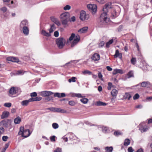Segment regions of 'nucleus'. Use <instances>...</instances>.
<instances>
[{"label": "nucleus", "instance_id": "nucleus-1", "mask_svg": "<svg viewBox=\"0 0 152 152\" xmlns=\"http://www.w3.org/2000/svg\"><path fill=\"white\" fill-rule=\"evenodd\" d=\"M112 4L111 3H108L106 4L103 9V13L101 15L100 20L101 22L102 23H107L109 21L110 19L107 16V13L108 10L111 8Z\"/></svg>", "mask_w": 152, "mask_h": 152}, {"label": "nucleus", "instance_id": "nucleus-2", "mask_svg": "<svg viewBox=\"0 0 152 152\" xmlns=\"http://www.w3.org/2000/svg\"><path fill=\"white\" fill-rule=\"evenodd\" d=\"M30 134L31 133L29 129H24V127L22 126L20 128L19 131L18 133L19 135H21L23 137L26 138L29 136Z\"/></svg>", "mask_w": 152, "mask_h": 152}, {"label": "nucleus", "instance_id": "nucleus-3", "mask_svg": "<svg viewBox=\"0 0 152 152\" xmlns=\"http://www.w3.org/2000/svg\"><path fill=\"white\" fill-rule=\"evenodd\" d=\"M69 14L68 12H66L61 14L60 18L63 25H66L69 20Z\"/></svg>", "mask_w": 152, "mask_h": 152}, {"label": "nucleus", "instance_id": "nucleus-4", "mask_svg": "<svg viewBox=\"0 0 152 152\" xmlns=\"http://www.w3.org/2000/svg\"><path fill=\"white\" fill-rule=\"evenodd\" d=\"M65 39L63 38H59L56 40V44L59 49H62L66 43Z\"/></svg>", "mask_w": 152, "mask_h": 152}, {"label": "nucleus", "instance_id": "nucleus-5", "mask_svg": "<svg viewBox=\"0 0 152 152\" xmlns=\"http://www.w3.org/2000/svg\"><path fill=\"white\" fill-rule=\"evenodd\" d=\"M89 18V15L86 14V12L83 11H81L80 12V18L82 21L88 20Z\"/></svg>", "mask_w": 152, "mask_h": 152}, {"label": "nucleus", "instance_id": "nucleus-6", "mask_svg": "<svg viewBox=\"0 0 152 152\" xmlns=\"http://www.w3.org/2000/svg\"><path fill=\"white\" fill-rule=\"evenodd\" d=\"M88 10L91 11L93 14H94L97 11V6L95 4H88L87 6Z\"/></svg>", "mask_w": 152, "mask_h": 152}, {"label": "nucleus", "instance_id": "nucleus-7", "mask_svg": "<svg viewBox=\"0 0 152 152\" xmlns=\"http://www.w3.org/2000/svg\"><path fill=\"white\" fill-rule=\"evenodd\" d=\"M139 130L141 132H143L147 131L148 128L146 126L145 123H141L139 126Z\"/></svg>", "mask_w": 152, "mask_h": 152}, {"label": "nucleus", "instance_id": "nucleus-8", "mask_svg": "<svg viewBox=\"0 0 152 152\" xmlns=\"http://www.w3.org/2000/svg\"><path fill=\"white\" fill-rule=\"evenodd\" d=\"M18 89L17 88L12 87L10 90V94L9 96L10 97H12V95L16 94L18 93Z\"/></svg>", "mask_w": 152, "mask_h": 152}, {"label": "nucleus", "instance_id": "nucleus-9", "mask_svg": "<svg viewBox=\"0 0 152 152\" xmlns=\"http://www.w3.org/2000/svg\"><path fill=\"white\" fill-rule=\"evenodd\" d=\"M80 39V36L78 35H76L75 36V38L74 39V41L71 43V47H73L75 46L79 41Z\"/></svg>", "mask_w": 152, "mask_h": 152}, {"label": "nucleus", "instance_id": "nucleus-10", "mask_svg": "<svg viewBox=\"0 0 152 152\" xmlns=\"http://www.w3.org/2000/svg\"><path fill=\"white\" fill-rule=\"evenodd\" d=\"M53 93L49 91H43L41 92V95L43 97L48 96L52 95Z\"/></svg>", "mask_w": 152, "mask_h": 152}, {"label": "nucleus", "instance_id": "nucleus-11", "mask_svg": "<svg viewBox=\"0 0 152 152\" xmlns=\"http://www.w3.org/2000/svg\"><path fill=\"white\" fill-rule=\"evenodd\" d=\"M22 31L23 34L25 36H28L29 34V29L27 26L23 27L22 28Z\"/></svg>", "mask_w": 152, "mask_h": 152}, {"label": "nucleus", "instance_id": "nucleus-12", "mask_svg": "<svg viewBox=\"0 0 152 152\" xmlns=\"http://www.w3.org/2000/svg\"><path fill=\"white\" fill-rule=\"evenodd\" d=\"M42 99V97L39 96L37 97L34 98L32 97L31 98L29 99L28 100L29 102H32L39 101Z\"/></svg>", "mask_w": 152, "mask_h": 152}, {"label": "nucleus", "instance_id": "nucleus-13", "mask_svg": "<svg viewBox=\"0 0 152 152\" xmlns=\"http://www.w3.org/2000/svg\"><path fill=\"white\" fill-rule=\"evenodd\" d=\"M51 21L56 24L58 26H59L61 23L58 19L54 17H51Z\"/></svg>", "mask_w": 152, "mask_h": 152}, {"label": "nucleus", "instance_id": "nucleus-14", "mask_svg": "<svg viewBox=\"0 0 152 152\" xmlns=\"http://www.w3.org/2000/svg\"><path fill=\"white\" fill-rule=\"evenodd\" d=\"M91 58L94 61H98L100 59V56L98 54L95 53L92 56Z\"/></svg>", "mask_w": 152, "mask_h": 152}, {"label": "nucleus", "instance_id": "nucleus-15", "mask_svg": "<svg viewBox=\"0 0 152 152\" xmlns=\"http://www.w3.org/2000/svg\"><path fill=\"white\" fill-rule=\"evenodd\" d=\"M28 25V21L26 20H24L22 21L20 24V26L21 28H23L24 27H27Z\"/></svg>", "mask_w": 152, "mask_h": 152}, {"label": "nucleus", "instance_id": "nucleus-16", "mask_svg": "<svg viewBox=\"0 0 152 152\" xmlns=\"http://www.w3.org/2000/svg\"><path fill=\"white\" fill-rule=\"evenodd\" d=\"M9 113L7 111H4L3 112L1 116V119H4L7 118L9 115Z\"/></svg>", "mask_w": 152, "mask_h": 152}, {"label": "nucleus", "instance_id": "nucleus-17", "mask_svg": "<svg viewBox=\"0 0 152 152\" xmlns=\"http://www.w3.org/2000/svg\"><path fill=\"white\" fill-rule=\"evenodd\" d=\"M114 56L115 58L118 57L119 58L121 59L122 58V54L121 53H119L118 50H117L115 51V53Z\"/></svg>", "mask_w": 152, "mask_h": 152}, {"label": "nucleus", "instance_id": "nucleus-18", "mask_svg": "<svg viewBox=\"0 0 152 152\" xmlns=\"http://www.w3.org/2000/svg\"><path fill=\"white\" fill-rule=\"evenodd\" d=\"M54 97H57L58 98L64 97L65 96V94L64 93L60 94L59 93H54Z\"/></svg>", "mask_w": 152, "mask_h": 152}, {"label": "nucleus", "instance_id": "nucleus-19", "mask_svg": "<svg viewBox=\"0 0 152 152\" xmlns=\"http://www.w3.org/2000/svg\"><path fill=\"white\" fill-rule=\"evenodd\" d=\"M88 28V27H85L79 30L78 32L81 34L85 33L87 31Z\"/></svg>", "mask_w": 152, "mask_h": 152}, {"label": "nucleus", "instance_id": "nucleus-20", "mask_svg": "<svg viewBox=\"0 0 152 152\" xmlns=\"http://www.w3.org/2000/svg\"><path fill=\"white\" fill-rule=\"evenodd\" d=\"M41 34L47 37H50L51 36L50 33V32H47L44 30H42Z\"/></svg>", "mask_w": 152, "mask_h": 152}, {"label": "nucleus", "instance_id": "nucleus-21", "mask_svg": "<svg viewBox=\"0 0 152 152\" xmlns=\"http://www.w3.org/2000/svg\"><path fill=\"white\" fill-rule=\"evenodd\" d=\"M123 70L120 69H115L113 72V75H116L117 73L123 74Z\"/></svg>", "mask_w": 152, "mask_h": 152}, {"label": "nucleus", "instance_id": "nucleus-22", "mask_svg": "<svg viewBox=\"0 0 152 152\" xmlns=\"http://www.w3.org/2000/svg\"><path fill=\"white\" fill-rule=\"evenodd\" d=\"M21 121V119L19 117H17L15 118L14 120V123L15 124H19Z\"/></svg>", "mask_w": 152, "mask_h": 152}, {"label": "nucleus", "instance_id": "nucleus-23", "mask_svg": "<svg viewBox=\"0 0 152 152\" xmlns=\"http://www.w3.org/2000/svg\"><path fill=\"white\" fill-rule=\"evenodd\" d=\"M118 91L115 89H113L111 92V94L113 97H116L118 94Z\"/></svg>", "mask_w": 152, "mask_h": 152}, {"label": "nucleus", "instance_id": "nucleus-24", "mask_svg": "<svg viewBox=\"0 0 152 152\" xmlns=\"http://www.w3.org/2000/svg\"><path fill=\"white\" fill-rule=\"evenodd\" d=\"M50 28L48 30L50 33H51L53 32L56 29V27L55 25L53 24L52 25H50Z\"/></svg>", "mask_w": 152, "mask_h": 152}, {"label": "nucleus", "instance_id": "nucleus-25", "mask_svg": "<svg viewBox=\"0 0 152 152\" xmlns=\"http://www.w3.org/2000/svg\"><path fill=\"white\" fill-rule=\"evenodd\" d=\"M56 112L61 113H66V111L62 109L56 107Z\"/></svg>", "mask_w": 152, "mask_h": 152}, {"label": "nucleus", "instance_id": "nucleus-26", "mask_svg": "<svg viewBox=\"0 0 152 152\" xmlns=\"http://www.w3.org/2000/svg\"><path fill=\"white\" fill-rule=\"evenodd\" d=\"M150 83L148 82L144 81L141 83V86L142 87H146L149 86Z\"/></svg>", "mask_w": 152, "mask_h": 152}, {"label": "nucleus", "instance_id": "nucleus-27", "mask_svg": "<svg viewBox=\"0 0 152 152\" xmlns=\"http://www.w3.org/2000/svg\"><path fill=\"white\" fill-rule=\"evenodd\" d=\"M29 103L28 100H23L21 102V104L23 106H27Z\"/></svg>", "mask_w": 152, "mask_h": 152}, {"label": "nucleus", "instance_id": "nucleus-28", "mask_svg": "<svg viewBox=\"0 0 152 152\" xmlns=\"http://www.w3.org/2000/svg\"><path fill=\"white\" fill-rule=\"evenodd\" d=\"M117 16V13L116 11L115 10H113L111 13V17L113 18H116Z\"/></svg>", "mask_w": 152, "mask_h": 152}, {"label": "nucleus", "instance_id": "nucleus-29", "mask_svg": "<svg viewBox=\"0 0 152 152\" xmlns=\"http://www.w3.org/2000/svg\"><path fill=\"white\" fill-rule=\"evenodd\" d=\"M106 152H112L113 150V148L112 147H107L105 148Z\"/></svg>", "mask_w": 152, "mask_h": 152}, {"label": "nucleus", "instance_id": "nucleus-30", "mask_svg": "<svg viewBox=\"0 0 152 152\" xmlns=\"http://www.w3.org/2000/svg\"><path fill=\"white\" fill-rule=\"evenodd\" d=\"M96 105L97 106H105L106 105V103L101 101H99L96 102Z\"/></svg>", "mask_w": 152, "mask_h": 152}, {"label": "nucleus", "instance_id": "nucleus-31", "mask_svg": "<svg viewBox=\"0 0 152 152\" xmlns=\"http://www.w3.org/2000/svg\"><path fill=\"white\" fill-rule=\"evenodd\" d=\"M130 143V141L129 139H126L124 141V145L125 146H128Z\"/></svg>", "mask_w": 152, "mask_h": 152}, {"label": "nucleus", "instance_id": "nucleus-32", "mask_svg": "<svg viewBox=\"0 0 152 152\" xmlns=\"http://www.w3.org/2000/svg\"><path fill=\"white\" fill-rule=\"evenodd\" d=\"M69 138L71 140H75L76 137L74 134H69Z\"/></svg>", "mask_w": 152, "mask_h": 152}, {"label": "nucleus", "instance_id": "nucleus-33", "mask_svg": "<svg viewBox=\"0 0 152 152\" xmlns=\"http://www.w3.org/2000/svg\"><path fill=\"white\" fill-rule=\"evenodd\" d=\"M113 42V39H111L109 40L108 42H107L106 43V47L108 48L109 47L110 45L112 44Z\"/></svg>", "mask_w": 152, "mask_h": 152}, {"label": "nucleus", "instance_id": "nucleus-34", "mask_svg": "<svg viewBox=\"0 0 152 152\" xmlns=\"http://www.w3.org/2000/svg\"><path fill=\"white\" fill-rule=\"evenodd\" d=\"M80 101L83 103L85 104L88 102V100L87 98H84L81 99Z\"/></svg>", "mask_w": 152, "mask_h": 152}, {"label": "nucleus", "instance_id": "nucleus-35", "mask_svg": "<svg viewBox=\"0 0 152 152\" xmlns=\"http://www.w3.org/2000/svg\"><path fill=\"white\" fill-rule=\"evenodd\" d=\"M103 132L106 133L108 132L109 130L108 128L106 127L103 126L102 129Z\"/></svg>", "mask_w": 152, "mask_h": 152}, {"label": "nucleus", "instance_id": "nucleus-36", "mask_svg": "<svg viewBox=\"0 0 152 152\" xmlns=\"http://www.w3.org/2000/svg\"><path fill=\"white\" fill-rule=\"evenodd\" d=\"M83 73L84 74H87L89 75H91L92 74V73L91 71L88 70H86L83 72Z\"/></svg>", "mask_w": 152, "mask_h": 152}, {"label": "nucleus", "instance_id": "nucleus-37", "mask_svg": "<svg viewBox=\"0 0 152 152\" xmlns=\"http://www.w3.org/2000/svg\"><path fill=\"white\" fill-rule=\"evenodd\" d=\"M5 131V129L3 127H0V137L1 134H3Z\"/></svg>", "mask_w": 152, "mask_h": 152}, {"label": "nucleus", "instance_id": "nucleus-38", "mask_svg": "<svg viewBox=\"0 0 152 152\" xmlns=\"http://www.w3.org/2000/svg\"><path fill=\"white\" fill-rule=\"evenodd\" d=\"M52 126L53 128L55 129H57L59 126L58 124L56 123H53Z\"/></svg>", "mask_w": 152, "mask_h": 152}, {"label": "nucleus", "instance_id": "nucleus-39", "mask_svg": "<svg viewBox=\"0 0 152 152\" xmlns=\"http://www.w3.org/2000/svg\"><path fill=\"white\" fill-rule=\"evenodd\" d=\"M131 62L134 65L136 62V58H132L131 60Z\"/></svg>", "mask_w": 152, "mask_h": 152}, {"label": "nucleus", "instance_id": "nucleus-40", "mask_svg": "<svg viewBox=\"0 0 152 152\" xmlns=\"http://www.w3.org/2000/svg\"><path fill=\"white\" fill-rule=\"evenodd\" d=\"M76 77H72L71 78L69 79L68 80V81L69 83H71L72 82H75L76 81L75 80Z\"/></svg>", "mask_w": 152, "mask_h": 152}, {"label": "nucleus", "instance_id": "nucleus-41", "mask_svg": "<svg viewBox=\"0 0 152 152\" xmlns=\"http://www.w3.org/2000/svg\"><path fill=\"white\" fill-rule=\"evenodd\" d=\"M127 75L128 78H129L133 76V73L132 71H131L129 72L127 74Z\"/></svg>", "mask_w": 152, "mask_h": 152}, {"label": "nucleus", "instance_id": "nucleus-42", "mask_svg": "<svg viewBox=\"0 0 152 152\" xmlns=\"http://www.w3.org/2000/svg\"><path fill=\"white\" fill-rule=\"evenodd\" d=\"M4 106L5 107H10L12 105V104L10 102L5 103L4 104Z\"/></svg>", "mask_w": 152, "mask_h": 152}, {"label": "nucleus", "instance_id": "nucleus-43", "mask_svg": "<svg viewBox=\"0 0 152 152\" xmlns=\"http://www.w3.org/2000/svg\"><path fill=\"white\" fill-rule=\"evenodd\" d=\"M71 6L68 5H66L64 7V10H69L71 9Z\"/></svg>", "mask_w": 152, "mask_h": 152}, {"label": "nucleus", "instance_id": "nucleus-44", "mask_svg": "<svg viewBox=\"0 0 152 152\" xmlns=\"http://www.w3.org/2000/svg\"><path fill=\"white\" fill-rule=\"evenodd\" d=\"M73 96L77 97L78 98H82L83 97L81 94H75V93L73 94Z\"/></svg>", "mask_w": 152, "mask_h": 152}, {"label": "nucleus", "instance_id": "nucleus-45", "mask_svg": "<svg viewBox=\"0 0 152 152\" xmlns=\"http://www.w3.org/2000/svg\"><path fill=\"white\" fill-rule=\"evenodd\" d=\"M97 2L100 4H103L105 3L106 0H95Z\"/></svg>", "mask_w": 152, "mask_h": 152}, {"label": "nucleus", "instance_id": "nucleus-46", "mask_svg": "<svg viewBox=\"0 0 152 152\" xmlns=\"http://www.w3.org/2000/svg\"><path fill=\"white\" fill-rule=\"evenodd\" d=\"M47 110H49L51 111L56 112V107H50L46 109Z\"/></svg>", "mask_w": 152, "mask_h": 152}, {"label": "nucleus", "instance_id": "nucleus-47", "mask_svg": "<svg viewBox=\"0 0 152 152\" xmlns=\"http://www.w3.org/2000/svg\"><path fill=\"white\" fill-rule=\"evenodd\" d=\"M75 34H74V33L72 34L71 35L70 37L69 38V40H70V41L72 40L74 38H75Z\"/></svg>", "mask_w": 152, "mask_h": 152}, {"label": "nucleus", "instance_id": "nucleus-48", "mask_svg": "<svg viewBox=\"0 0 152 152\" xmlns=\"http://www.w3.org/2000/svg\"><path fill=\"white\" fill-rule=\"evenodd\" d=\"M19 61V59L17 57H13L12 59V62H18Z\"/></svg>", "mask_w": 152, "mask_h": 152}, {"label": "nucleus", "instance_id": "nucleus-49", "mask_svg": "<svg viewBox=\"0 0 152 152\" xmlns=\"http://www.w3.org/2000/svg\"><path fill=\"white\" fill-rule=\"evenodd\" d=\"M113 86L112 83L110 82L108 83L107 89L108 90H110Z\"/></svg>", "mask_w": 152, "mask_h": 152}, {"label": "nucleus", "instance_id": "nucleus-50", "mask_svg": "<svg viewBox=\"0 0 152 152\" xmlns=\"http://www.w3.org/2000/svg\"><path fill=\"white\" fill-rule=\"evenodd\" d=\"M104 45V42L103 41L101 42L99 44V48H102L103 47Z\"/></svg>", "mask_w": 152, "mask_h": 152}, {"label": "nucleus", "instance_id": "nucleus-51", "mask_svg": "<svg viewBox=\"0 0 152 152\" xmlns=\"http://www.w3.org/2000/svg\"><path fill=\"white\" fill-rule=\"evenodd\" d=\"M69 104L71 106H74L75 105L76 103L75 102L73 101H70L69 102Z\"/></svg>", "mask_w": 152, "mask_h": 152}, {"label": "nucleus", "instance_id": "nucleus-52", "mask_svg": "<svg viewBox=\"0 0 152 152\" xmlns=\"http://www.w3.org/2000/svg\"><path fill=\"white\" fill-rule=\"evenodd\" d=\"M24 73L22 70H20L16 72V74L17 75H23L24 74Z\"/></svg>", "mask_w": 152, "mask_h": 152}, {"label": "nucleus", "instance_id": "nucleus-53", "mask_svg": "<svg viewBox=\"0 0 152 152\" xmlns=\"http://www.w3.org/2000/svg\"><path fill=\"white\" fill-rule=\"evenodd\" d=\"M139 95L138 94H136L133 96V99L136 100L139 97Z\"/></svg>", "mask_w": 152, "mask_h": 152}, {"label": "nucleus", "instance_id": "nucleus-54", "mask_svg": "<svg viewBox=\"0 0 152 152\" xmlns=\"http://www.w3.org/2000/svg\"><path fill=\"white\" fill-rule=\"evenodd\" d=\"M126 98L128 99V100H129L131 97V96L129 93H126Z\"/></svg>", "mask_w": 152, "mask_h": 152}, {"label": "nucleus", "instance_id": "nucleus-55", "mask_svg": "<svg viewBox=\"0 0 152 152\" xmlns=\"http://www.w3.org/2000/svg\"><path fill=\"white\" fill-rule=\"evenodd\" d=\"M53 152H61V149L60 148H57L54 150Z\"/></svg>", "mask_w": 152, "mask_h": 152}, {"label": "nucleus", "instance_id": "nucleus-56", "mask_svg": "<svg viewBox=\"0 0 152 152\" xmlns=\"http://www.w3.org/2000/svg\"><path fill=\"white\" fill-rule=\"evenodd\" d=\"M9 145L8 144L5 145V147L1 151V152H5L7 148L8 147Z\"/></svg>", "mask_w": 152, "mask_h": 152}, {"label": "nucleus", "instance_id": "nucleus-57", "mask_svg": "<svg viewBox=\"0 0 152 152\" xmlns=\"http://www.w3.org/2000/svg\"><path fill=\"white\" fill-rule=\"evenodd\" d=\"M8 137L7 136H4L2 137V140L4 141H6L7 140Z\"/></svg>", "mask_w": 152, "mask_h": 152}, {"label": "nucleus", "instance_id": "nucleus-58", "mask_svg": "<svg viewBox=\"0 0 152 152\" xmlns=\"http://www.w3.org/2000/svg\"><path fill=\"white\" fill-rule=\"evenodd\" d=\"M31 97H36L37 96V94L35 92H34L31 94Z\"/></svg>", "mask_w": 152, "mask_h": 152}, {"label": "nucleus", "instance_id": "nucleus-59", "mask_svg": "<svg viewBox=\"0 0 152 152\" xmlns=\"http://www.w3.org/2000/svg\"><path fill=\"white\" fill-rule=\"evenodd\" d=\"M13 58V57L12 56L8 57L7 58V60L8 61H10L12 62Z\"/></svg>", "mask_w": 152, "mask_h": 152}, {"label": "nucleus", "instance_id": "nucleus-60", "mask_svg": "<svg viewBox=\"0 0 152 152\" xmlns=\"http://www.w3.org/2000/svg\"><path fill=\"white\" fill-rule=\"evenodd\" d=\"M55 137H56L55 136H51L50 137V139L51 141H53V142L55 141Z\"/></svg>", "mask_w": 152, "mask_h": 152}, {"label": "nucleus", "instance_id": "nucleus-61", "mask_svg": "<svg viewBox=\"0 0 152 152\" xmlns=\"http://www.w3.org/2000/svg\"><path fill=\"white\" fill-rule=\"evenodd\" d=\"M98 76L99 78L102 80V75L100 72H99L98 73Z\"/></svg>", "mask_w": 152, "mask_h": 152}, {"label": "nucleus", "instance_id": "nucleus-62", "mask_svg": "<svg viewBox=\"0 0 152 152\" xmlns=\"http://www.w3.org/2000/svg\"><path fill=\"white\" fill-rule=\"evenodd\" d=\"M133 151L134 150L131 147H129L128 149V152H133Z\"/></svg>", "mask_w": 152, "mask_h": 152}, {"label": "nucleus", "instance_id": "nucleus-63", "mask_svg": "<svg viewBox=\"0 0 152 152\" xmlns=\"http://www.w3.org/2000/svg\"><path fill=\"white\" fill-rule=\"evenodd\" d=\"M54 36L56 37H57L59 35V33L57 31H55L54 33Z\"/></svg>", "mask_w": 152, "mask_h": 152}, {"label": "nucleus", "instance_id": "nucleus-64", "mask_svg": "<svg viewBox=\"0 0 152 152\" xmlns=\"http://www.w3.org/2000/svg\"><path fill=\"white\" fill-rule=\"evenodd\" d=\"M1 10L3 11L4 12H6L7 11V8L5 7H4L1 8Z\"/></svg>", "mask_w": 152, "mask_h": 152}]
</instances>
